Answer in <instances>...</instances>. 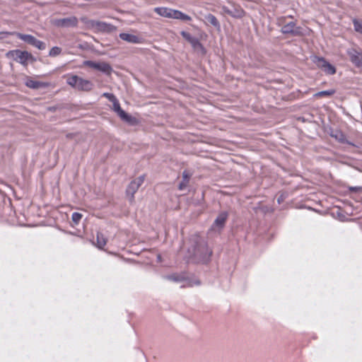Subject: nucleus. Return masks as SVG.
Segmentation results:
<instances>
[{
	"mask_svg": "<svg viewBox=\"0 0 362 362\" xmlns=\"http://www.w3.org/2000/svg\"><path fill=\"white\" fill-rule=\"evenodd\" d=\"M182 177L185 181L187 180V182H189V175L186 171L183 172Z\"/></svg>",
	"mask_w": 362,
	"mask_h": 362,
	"instance_id": "nucleus-28",
	"label": "nucleus"
},
{
	"mask_svg": "<svg viewBox=\"0 0 362 362\" xmlns=\"http://www.w3.org/2000/svg\"><path fill=\"white\" fill-rule=\"evenodd\" d=\"M6 56L7 58L13 59L24 66L27 65L28 59L31 57L28 52L19 49L9 51L6 54Z\"/></svg>",
	"mask_w": 362,
	"mask_h": 362,
	"instance_id": "nucleus-4",
	"label": "nucleus"
},
{
	"mask_svg": "<svg viewBox=\"0 0 362 362\" xmlns=\"http://www.w3.org/2000/svg\"><path fill=\"white\" fill-rule=\"evenodd\" d=\"M78 23L77 18L74 16L64 18L55 19L54 25L57 27H75Z\"/></svg>",
	"mask_w": 362,
	"mask_h": 362,
	"instance_id": "nucleus-7",
	"label": "nucleus"
},
{
	"mask_svg": "<svg viewBox=\"0 0 362 362\" xmlns=\"http://www.w3.org/2000/svg\"><path fill=\"white\" fill-rule=\"evenodd\" d=\"M62 52V49L59 47H52L49 53V55L50 57H57Z\"/></svg>",
	"mask_w": 362,
	"mask_h": 362,
	"instance_id": "nucleus-22",
	"label": "nucleus"
},
{
	"mask_svg": "<svg viewBox=\"0 0 362 362\" xmlns=\"http://www.w3.org/2000/svg\"><path fill=\"white\" fill-rule=\"evenodd\" d=\"M25 84L27 87L32 88V89H36V90L40 89V88H45L49 86V83L36 81L30 77L26 78Z\"/></svg>",
	"mask_w": 362,
	"mask_h": 362,
	"instance_id": "nucleus-8",
	"label": "nucleus"
},
{
	"mask_svg": "<svg viewBox=\"0 0 362 362\" xmlns=\"http://www.w3.org/2000/svg\"><path fill=\"white\" fill-rule=\"evenodd\" d=\"M187 184H188L187 180H185H185H183V181H182V182L179 185V189H180V190L184 189L187 187Z\"/></svg>",
	"mask_w": 362,
	"mask_h": 362,
	"instance_id": "nucleus-26",
	"label": "nucleus"
},
{
	"mask_svg": "<svg viewBox=\"0 0 362 362\" xmlns=\"http://www.w3.org/2000/svg\"><path fill=\"white\" fill-rule=\"evenodd\" d=\"M154 11L159 16L165 18H174L184 21H189L192 19L190 16L178 10L166 7H156L154 8Z\"/></svg>",
	"mask_w": 362,
	"mask_h": 362,
	"instance_id": "nucleus-2",
	"label": "nucleus"
},
{
	"mask_svg": "<svg viewBox=\"0 0 362 362\" xmlns=\"http://www.w3.org/2000/svg\"><path fill=\"white\" fill-rule=\"evenodd\" d=\"M16 33L15 32H0V40H5L9 35H16Z\"/></svg>",
	"mask_w": 362,
	"mask_h": 362,
	"instance_id": "nucleus-25",
	"label": "nucleus"
},
{
	"mask_svg": "<svg viewBox=\"0 0 362 362\" xmlns=\"http://www.w3.org/2000/svg\"><path fill=\"white\" fill-rule=\"evenodd\" d=\"M119 36L122 40L129 43L140 44L143 42L141 37L132 33H122Z\"/></svg>",
	"mask_w": 362,
	"mask_h": 362,
	"instance_id": "nucleus-10",
	"label": "nucleus"
},
{
	"mask_svg": "<svg viewBox=\"0 0 362 362\" xmlns=\"http://www.w3.org/2000/svg\"><path fill=\"white\" fill-rule=\"evenodd\" d=\"M145 180L144 175H141L136 179H134L132 182L134 183L137 187H140L141 185L144 183Z\"/></svg>",
	"mask_w": 362,
	"mask_h": 362,
	"instance_id": "nucleus-23",
	"label": "nucleus"
},
{
	"mask_svg": "<svg viewBox=\"0 0 362 362\" xmlns=\"http://www.w3.org/2000/svg\"><path fill=\"white\" fill-rule=\"evenodd\" d=\"M206 18L214 26H216V27L218 26V25H219L218 22L214 16H213L211 14H209L206 16Z\"/></svg>",
	"mask_w": 362,
	"mask_h": 362,
	"instance_id": "nucleus-21",
	"label": "nucleus"
},
{
	"mask_svg": "<svg viewBox=\"0 0 362 362\" xmlns=\"http://www.w3.org/2000/svg\"><path fill=\"white\" fill-rule=\"evenodd\" d=\"M81 21L88 28L93 29L96 31H105L108 29V25L103 22L89 20L86 18H82Z\"/></svg>",
	"mask_w": 362,
	"mask_h": 362,
	"instance_id": "nucleus-6",
	"label": "nucleus"
},
{
	"mask_svg": "<svg viewBox=\"0 0 362 362\" xmlns=\"http://www.w3.org/2000/svg\"><path fill=\"white\" fill-rule=\"evenodd\" d=\"M322 71L327 74H334L336 73V69L331 64L328 63Z\"/></svg>",
	"mask_w": 362,
	"mask_h": 362,
	"instance_id": "nucleus-19",
	"label": "nucleus"
},
{
	"mask_svg": "<svg viewBox=\"0 0 362 362\" xmlns=\"http://www.w3.org/2000/svg\"><path fill=\"white\" fill-rule=\"evenodd\" d=\"M103 96L107 98L110 102L112 103V110L117 114V115L124 122L129 124L134 125L138 123L137 119L131 116L130 115L125 112L120 107L119 103L116 97L109 93H104Z\"/></svg>",
	"mask_w": 362,
	"mask_h": 362,
	"instance_id": "nucleus-1",
	"label": "nucleus"
},
{
	"mask_svg": "<svg viewBox=\"0 0 362 362\" xmlns=\"http://www.w3.org/2000/svg\"><path fill=\"white\" fill-rule=\"evenodd\" d=\"M78 78L79 76L76 75L68 76L66 82L69 86L76 89Z\"/></svg>",
	"mask_w": 362,
	"mask_h": 362,
	"instance_id": "nucleus-16",
	"label": "nucleus"
},
{
	"mask_svg": "<svg viewBox=\"0 0 362 362\" xmlns=\"http://www.w3.org/2000/svg\"><path fill=\"white\" fill-rule=\"evenodd\" d=\"M335 93V90L333 89L327 90H322L318 93H316L314 96L316 98H320V97H330Z\"/></svg>",
	"mask_w": 362,
	"mask_h": 362,
	"instance_id": "nucleus-17",
	"label": "nucleus"
},
{
	"mask_svg": "<svg viewBox=\"0 0 362 362\" xmlns=\"http://www.w3.org/2000/svg\"><path fill=\"white\" fill-rule=\"evenodd\" d=\"M281 30L284 33H296V23L294 22H290L284 25Z\"/></svg>",
	"mask_w": 362,
	"mask_h": 362,
	"instance_id": "nucleus-14",
	"label": "nucleus"
},
{
	"mask_svg": "<svg viewBox=\"0 0 362 362\" xmlns=\"http://www.w3.org/2000/svg\"><path fill=\"white\" fill-rule=\"evenodd\" d=\"M313 62L316 64V66L321 69L322 70L326 66V65L329 63L324 58L319 57L317 56H314L312 57Z\"/></svg>",
	"mask_w": 362,
	"mask_h": 362,
	"instance_id": "nucleus-13",
	"label": "nucleus"
},
{
	"mask_svg": "<svg viewBox=\"0 0 362 362\" xmlns=\"http://www.w3.org/2000/svg\"><path fill=\"white\" fill-rule=\"evenodd\" d=\"M93 87V83L87 79L79 77L76 89L81 91H90Z\"/></svg>",
	"mask_w": 362,
	"mask_h": 362,
	"instance_id": "nucleus-11",
	"label": "nucleus"
},
{
	"mask_svg": "<svg viewBox=\"0 0 362 362\" xmlns=\"http://www.w3.org/2000/svg\"><path fill=\"white\" fill-rule=\"evenodd\" d=\"M228 218V214L226 212L221 213L217 218L215 219L212 226L211 230H220L223 228L226 221Z\"/></svg>",
	"mask_w": 362,
	"mask_h": 362,
	"instance_id": "nucleus-9",
	"label": "nucleus"
},
{
	"mask_svg": "<svg viewBox=\"0 0 362 362\" xmlns=\"http://www.w3.org/2000/svg\"><path fill=\"white\" fill-rule=\"evenodd\" d=\"M181 35L185 38L187 39V40L189 41H191V36L189 33L185 32V31H182L181 33Z\"/></svg>",
	"mask_w": 362,
	"mask_h": 362,
	"instance_id": "nucleus-27",
	"label": "nucleus"
},
{
	"mask_svg": "<svg viewBox=\"0 0 362 362\" xmlns=\"http://www.w3.org/2000/svg\"><path fill=\"white\" fill-rule=\"evenodd\" d=\"M16 35L21 40H23L24 42L37 47L39 49H45V44L36 39L34 36L30 35H25L20 33H16Z\"/></svg>",
	"mask_w": 362,
	"mask_h": 362,
	"instance_id": "nucleus-5",
	"label": "nucleus"
},
{
	"mask_svg": "<svg viewBox=\"0 0 362 362\" xmlns=\"http://www.w3.org/2000/svg\"><path fill=\"white\" fill-rule=\"evenodd\" d=\"M82 218V214L75 212L72 214L71 219L75 224H78Z\"/></svg>",
	"mask_w": 362,
	"mask_h": 362,
	"instance_id": "nucleus-24",
	"label": "nucleus"
},
{
	"mask_svg": "<svg viewBox=\"0 0 362 362\" xmlns=\"http://www.w3.org/2000/svg\"><path fill=\"white\" fill-rule=\"evenodd\" d=\"M89 67L93 69L98 70L103 73H105L107 75H110L112 69L111 66L106 62H96L93 61H84L82 64V65L80 66V67Z\"/></svg>",
	"mask_w": 362,
	"mask_h": 362,
	"instance_id": "nucleus-3",
	"label": "nucleus"
},
{
	"mask_svg": "<svg viewBox=\"0 0 362 362\" xmlns=\"http://www.w3.org/2000/svg\"><path fill=\"white\" fill-rule=\"evenodd\" d=\"M96 243L99 248H103L106 245V239L102 233H97Z\"/></svg>",
	"mask_w": 362,
	"mask_h": 362,
	"instance_id": "nucleus-15",
	"label": "nucleus"
},
{
	"mask_svg": "<svg viewBox=\"0 0 362 362\" xmlns=\"http://www.w3.org/2000/svg\"><path fill=\"white\" fill-rule=\"evenodd\" d=\"M353 23L355 30L362 34V20L354 19Z\"/></svg>",
	"mask_w": 362,
	"mask_h": 362,
	"instance_id": "nucleus-20",
	"label": "nucleus"
},
{
	"mask_svg": "<svg viewBox=\"0 0 362 362\" xmlns=\"http://www.w3.org/2000/svg\"><path fill=\"white\" fill-rule=\"evenodd\" d=\"M348 54L351 62L356 66H360L362 65V53L352 49L348 51Z\"/></svg>",
	"mask_w": 362,
	"mask_h": 362,
	"instance_id": "nucleus-12",
	"label": "nucleus"
},
{
	"mask_svg": "<svg viewBox=\"0 0 362 362\" xmlns=\"http://www.w3.org/2000/svg\"><path fill=\"white\" fill-rule=\"evenodd\" d=\"M139 187H137L134 183L132 182L129 184L127 192L128 194H131V199H133L134 194L136 193V192L139 189Z\"/></svg>",
	"mask_w": 362,
	"mask_h": 362,
	"instance_id": "nucleus-18",
	"label": "nucleus"
}]
</instances>
